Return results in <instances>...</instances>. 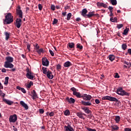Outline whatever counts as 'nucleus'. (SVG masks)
Returning <instances> with one entry per match:
<instances>
[{
	"label": "nucleus",
	"mask_w": 131,
	"mask_h": 131,
	"mask_svg": "<svg viewBox=\"0 0 131 131\" xmlns=\"http://www.w3.org/2000/svg\"><path fill=\"white\" fill-rule=\"evenodd\" d=\"M71 90L73 92V96H75L77 98H82V99L85 100V101H90L92 99V96L86 94L81 95L80 94V93L78 92V90L76 89L74 87L71 88Z\"/></svg>",
	"instance_id": "f257e3e1"
},
{
	"label": "nucleus",
	"mask_w": 131,
	"mask_h": 131,
	"mask_svg": "<svg viewBox=\"0 0 131 131\" xmlns=\"http://www.w3.org/2000/svg\"><path fill=\"white\" fill-rule=\"evenodd\" d=\"M14 16L12 15L11 13H7L5 16V19L4 20V24H11L14 21Z\"/></svg>",
	"instance_id": "f03ea898"
},
{
	"label": "nucleus",
	"mask_w": 131,
	"mask_h": 131,
	"mask_svg": "<svg viewBox=\"0 0 131 131\" xmlns=\"http://www.w3.org/2000/svg\"><path fill=\"white\" fill-rule=\"evenodd\" d=\"M116 93L118 95H120V96H129L130 93L128 92H126L125 91L122 89L121 87H119L116 91Z\"/></svg>",
	"instance_id": "7ed1b4c3"
},
{
	"label": "nucleus",
	"mask_w": 131,
	"mask_h": 131,
	"mask_svg": "<svg viewBox=\"0 0 131 131\" xmlns=\"http://www.w3.org/2000/svg\"><path fill=\"white\" fill-rule=\"evenodd\" d=\"M26 72L27 74L26 75V76L28 78V79L32 80L33 79V78H34V74L29 70V68H27L26 69Z\"/></svg>",
	"instance_id": "20e7f679"
},
{
	"label": "nucleus",
	"mask_w": 131,
	"mask_h": 131,
	"mask_svg": "<svg viewBox=\"0 0 131 131\" xmlns=\"http://www.w3.org/2000/svg\"><path fill=\"white\" fill-rule=\"evenodd\" d=\"M102 100H108L111 102H118V99H117V98L109 96L103 97Z\"/></svg>",
	"instance_id": "39448f33"
},
{
	"label": "nucleus",
	"mask_w": 131,
	"mask_h": 131,
	"mask_svg": "<svg viewBox=\"0 0 131 131\" xmlns=\"http://www.w3.org/2000/svg\"><path fill=\"white\" fill-rule=\"evenodd\" d=\"M17 115L14 114L13 115H11L9 117V122H12L13 123L16 122L17 121Z\"/></svg>",
	"instance_id": "423d86ee"
},
{
	"label": "nucleus",
	"mask_w": 131,
	"mask_h": 131,
	"mask_svg": "<svg viewBox=\"0 0 131 131\" xmlns=\"http://www.w3.org/2000/svg\"><path fill=\"white\" fill-rule=\"evenodd\" d=\"M42 64L43 66H46V67H48L50 64V61H49L47 57H43L42 58Z\"/></svg>",
	"instance_id": "0eeeda50"
},
{
	"label": "nucleus",
	"mask_w": 131,
	"mask_h": 131,
	"mask_svg": "<svg viewBox=\"0 0 131 131\" xmlns=\"http://www.w3.org/2000/svg\"><path fill=\"white\" fill-rule=\"evenodd\" d=\"M15 25L17 28H20L22 25V19H21V18H16Z\"/></svg>",
	"instance_id": "6e6552de"
},
{
	"label": "nucleus",
	"mask_w": 131,
	"mask_h": 131,
	"mask_svg": "<svg viewBox=\"0 0 131 131\" xmlns=\"http://www.w3.org/2000/svg\"><path fill=\"white\" fill-rule=\"evenodd\" d=\"M67 126H64V128L66 129V131H73V128L71 126V123H69L67 124Z\"/></svg>",
	"instance_id": "1a4fd4ad"
},
{
	"label": "nucleus",
	"mask_w": 131,
	"mask_h": 131,
	"mask_svg": "<svg viewBox=\"0 0 131 131\" xmlns=\"http://www.w3.org/2000/svg\"><path fill=\"white\" fill-rule=\"evenodd\" d=\"M81 109L82 110H83V111H84V112L85 113H86L87 114H89L90 115H92V111H91V110H90V109H89V107H82Z\"/></svg>",
	"instance_id": "9d476101"
},
{
	"label": "nucleus",
	"mask_w": 131,
	"mask_h": 131,
	"mask_svg": "<svg viewBox=\"0 0 131 131\" xmlns=\"http://www.w3.org/2000/svg\"><path fill=\"white\" fill-rule=\"evenodd\" d=\"M4 67L5 68H13L14 64L11 62H5Z\"/></svg>",
	"instance_id": "9b49d317"
},
{
	"label": "nucleus",
	"mask_w": 131,
	"mask_h": 131,
	"mask_svg": "<svg viewBox=\"0 0 131 131\" xmlns=\"http://www.w3.org/2000/svg\"><path fill=\"white\" fill-rule=\"evenodd\" d=\"M88 9L86 8H84L82 10L81 12V15L84 17V18H86V16L88 15Z\"/></svg>",
	"instance_id": "f8f14e48"
},
{
	"label": "nucleus",
	"mask_w": 131,
	"mask_h": 131,
	"mask_svg": "<svg viewBox=\"0 0 131 131\" xmlns=\"http://www.w3.org/2000/svg\"><path fill=\"white\" fill-rule=\"evenodd\" d=\"M95 11H92V12H90L89 13L87 14L86 18H92V17H94L95 16H97L98 14H94Z\"/></svg>",
	"instance_id": "ddd939ff"
},
{
	"label": "nucleus",
	"mask_w": 131,
	"mask_h": 131,
	"mask_svg": "<svg viewBox=\"0 0 131 131\" xmlns=\"http://www.w3.org/2000/svg\"><path fill=\"white\" fill-rule=\"evenodd\" d=\"M5 60H6L5 62L12 63L14 61V58L11 56H7L6 57Z\"/></svg>",
	"instance_id": "4468645a"
},
{
	"label": "nucleus",
	"mask_w": 131,
	"mask_h": 131,
	"mask_svg": "<svg viewBox=\"0 0 131 131\" xmlns=\"http://www.w3.org/2000/svg\"><path fill=\"white\" fill-rule=\"evenodd\" d=\"M66 101L70 103V104H74L75 103V99L72 98L67 97Z\"/></svg>",
	"instance_id": "2eb2a0df"
},
{
	"label": "nucleus",
	"mask_w": 131,
	"mask_h": 131,
	"mask_svg": "<svg viewBox=\"0 0 131 131\" xmlns=\"http://www.w3.org/2000/svg\"><path fill=\"white\" fill-rule=\"evenodd\" d=\"M47 76L49 79H53L54 78V75L52 74V72L50 70H48Z\"/></svg>",
	"instance_id": "dca6fc26"
},
{
	"label": "nucleus",
	"mask_w": 131,
	"mask_h": 131,
	"mask_svg": "<svg viewBox=\"0 0 131 131\" xmlns=\"http://www.w3.org/2000/svg\"><path fill=\"white\" fill-rule=\"evenodd\" d=\"M97 6L98 8H101V7H103V8H107V5L103 3H100L97 2Z\"/></svg>",
	"instance_id": "f3484780"
},
{
	"label": "nucleus",
	"mask_w": 131,
	"mask_h": 131,
	"mask_svg": "<svg viewBox=\"0 0 131 131\" xmlns=\"http://www.w3.org/2000/svg\"><path fill=\"white\" fill-rule=\"evenodd\" d=\"M32 99L33 100H35V99L38 98V97H37V93H36L35 90H33V91L32 92Z\"/></svg>",
	"instance_id": "a211bd4d"
},
{
	"label": "nucleus",
	"mask_w": 131,
	"mask_h": 131,
	"mask_svg": "<svg viewBox=\"0 0 131 131\" xmlns=\"http://www.w3.org/2000/svg\"><path fill=\"white\" fill-rule=\"evenodd\" d=\"M3 101L5 102L6 104H7V105H12L13 103H14V102L11 100H9L5 98H3Z\"/></svg>",
	"instance_id": "6ab92c4d"
},
{
	"label": "nucleus",
	"mask_w": 131,
	"mask_h": 131,
	"mask_svg": "<svg viewBox=\"0 0 131 131\" xmlns=\"http://www.w3.org/2000/svg\"><path fill=\"white\" fill-rule=\"evenodd\" d=\"M75 47V44H74L73 42H69L68 43V48L69 50H70V49H74Z\"/></svg>",
	"instance_id": "aec40b11"
},
{
	"label": "nucleus",
	"mask_w": 131,
	"mask_h": 131,
	"mask_svg": "<svg viewBox=\"0 0 131 131\" xmlns=\"http://www.w3.org/2000/svg\"><path fill=\"white\" fill-rule=\"evenodd\" d=\"M16 12L17 15L19 16V18H21V19H22L23 18V12H22V10L16 9Z\"/></svg>",
	"instance_id": "412c9836"
},
{
	"label": "nucleus",
	"mask_w": 131,
	"mask_h": 131,
	"mask_svg": "<svg viewBox=\"0 0 131 131\" xmlns=\"http://www.w3.org/2000/svg\"><path fill=\"white\" fill-rule=\"evenodd\" d=\"M82 105H84V106H91L92 102L90 101L85 102L84 101H81Z\"/></svg>",
	"instance_id": "4be33fe9"
},
{
	"label": "nucleus",
	"mask_w": 131,
	"mask_h": 131,
	"mask_svg": "<svg viewBox=\"0 0 131 131\" xmlns=\"http://www.w3.org/2000/svg\"><path fill=\"white\" fill-rule=\"evenodd\" d=\"M20 105H21V106L23 107H24V108H25V109H26V110H28V105H27V104L26 103H25V102H24V101H21L20 102Z\"/></svg>",
	"instance_id": "5701e85b"
},
{
	"label": "nucleus",
	"mask_w": 131,
	"mask_h": 131,
	"mask_svg": "<svg viewBox=\"0 0 131 131\" xmlns=\"http://www.w3.org/2000/svg\"><path fill=\"white\" fill-rule=\"evenodd\" d=\"M77 116H78L79 118H81V119H84L83 118V115H86L85 114H82L81 112H78L76 113Z\"/></svg>",
	"instance_id": "b1692460"
},
{
	"label": "nucleus",
	"mask_w": 131,
	"mask_h": 131,
	"mask_svg": "<svg viewBox=\"0 0 131 131\" xmlns=\"http://www.w3.org/2000/svg\"><path fill=\"white\" fill-rule=\"evenodd\" d=\"M63 66L64 67H66V68L70 67V66H72V63H71L70 61H68L64 63Z\"/></svg>",
	"instance_id": "393cba45"
},
{
	"label": "nucleus",
	"mask_w": 131,
	"mask_h": 131,
	"mask_svg": "<svg viewBox=\"0 0 131 131\" xmlns=\"http://www.w3.org/2000/svg\"><path fill=\"white\" fill-rule=\"evenodd\" d=\"M107 59L112 62L115 60V56H114V55H110L108 56Z\"/></svg>",
	"instance_id": "a878e982"
},
{
	"label": "nucleus",
	"mask_w": 131,
	"mask_h": 131,
	"mask_svg": "<svg viewBox=\"0 0 131 131\" xmlns=\"http://www.w3.org/2000/svg\"><path fill=\"white\" fill-rule=\"evenodd\" d=\"M16 89L19 91H21V92H22V93H23L24 94H26V90H25L24 88H21L19 86H17L16 87Z\"/></svg>",
	"instance_id": "bb28decb"
},
{
	"label": "nucleus",
	"mask_w": 131,
	"mask_h": 131,
	"mask_svg": "<svg viewBox=\"0 0 131 131\" xmlns=\"http://www.w3.org/2000/svg\"><path fill=\"white\" fill-rule=\"evenodd\" d=\"M112 131L118 130L119 127L117 125H112L111 126Z\"/></svg>",
	"instance_id": "cd10ccee"
},
{
	"label": "nucleus",
	"mask_w": 131,
	"mask_h": 131,
	"mask_svg": "<svg viewBox=\"0 0 131 131\" xmlns=\"http://www.w3.org/2000/svg\"><path fill=\"white\" fill-rule=\"evenodd\" d=\"M4 34L6 36L5 37L6 40H9V38H10V33L8 32H5Z\"/></svg>",
	"instance_id": "c85d7f7f"
},
{
	"label": "nucleus",
	"mask_w": 131,
	"mask_h": 131,
	"mask_svg": "<svg viewBox=\"0 0 131 131\" xmlns=\"http://www.w3.org/2000/svg\"><path fill=\"white\" fill-rule=\"evenodd\" d=\"M115 120L117 123H118L120 121V116H116L115 117Z\"/></svg>",
	"instance_id": "c756f323"
},
{
	"label": "nucleus",
	"mask_w": 131,
	"mask_h": 131,
	"mask_svg": "<svg viewBox=\"0 0 131 131\" xmlns=\"http://www.w3.org/2000/svg\"><path fill=\"white\" fill-rule=\"evenodd\" d=\"M128 31H129V28H126L123 32L122 34L124 35H127V33H128Z\"/></svg>",
	"instance_id": "7c9ffc66"
},
{
	"label": "nucleus",
	"mask_w": 131,
	"mask_h": 131,
	"mask_svg": "<svg viewBox=\"0 0 131 131\" xmlns=\"http://www.w3.org/2000/svg\"><path fill=\"white\" fill-rule=\"evenodd\" d=\"M42 70L43 71V74H47L48 73V72L49 71V70H48V68L45 67L42 68Z\"/></svg>",
	"instance_id": "2f4dec72"
},
{
	"label": "nucleus",
	"mask_w": 131,
	"mask_h": 131,
	"mask_svg": "<svg viewBox=\"0 0 131 131\" xmlns=\"http://www.w3.org/2000/svg\"><path fill=\"white\" fill-rule=\"evenodd\" d=\"M64 114L66 116H69L70 115V111L69 110H66L64 112Z\"/></svg>",
	"instance_id": "473e14b6"
},
{
	"label": "nucleus",
	"mask_w": 131,
	"mask_h": 131,
	"mask_svg": "<svg viewBox=\"0 0 131 131\" xmlns=\"http://www.w3.org/2000/svg\"><path fill=\"white\" fill-rule=\"evenodd\" d=\"M110 2L113 6H116L117 5V1L116 0H110Z\"/></svg>",
	"instance_id": "72a5a7b5"
},
{
	"label": "nucleus",
	"mask_w": 131,
	"mask_h": 131,
	"mask_svg": "<svg viewBox=\"0 0 131 131\" xmlns=\"http://www.w3.org/2000/svg\"><path fill=\"white\" fill-rule=\"evenodd\" d=\"M110 20L111 22H113V23H115L117 22V17H114V18L113 17H112L110 18Z\"/></svg>",
	"instance_id": "f704fd0d"
},
{
	"label": "nucleus",
	"mask_w": 131,
	"mask_h": 131,
	"mask_svg": "<svg viewBox=\"0 0 131 131\" xmlns=\"http://www.w3.org/2000/svg\"><path fill=\"white\" fill-rule=\"evenodd\" d=\"M31 85H33V82L32 81H31L29 83H28L27 85V89H30L31 88Z\"/></svg>",
	"instance_id": "c9c22d12"
},
{
	"label": "nucleus",
	"mask_w": 131,
	"mask_h": 131,
	"mask_svg": "<svg viewBox=\"0 0 131 131\" xmlns=\"http://www.w3.org/2000/svg\"><path fill=\"white\" fill-rule=\"evenodd\" d=\"M9 83V77H5V81L4 82V84L7 85Z\"/></svg>",
	"instance_id": "e433bc0d"
},
{
	"label": "nucleus",
	"mask_w": 131,
	"mask_h": 131,
	"mask_svg": "<svg viewBox=\"0 0 131 131\" xmlns=\"http://www.w3.org/2000/svg\"><path fill=\"white\" fill-rule=\"evenodd\" d=\"M37 53L40 55L41 53H43V49L42 48H41L40 49H38V50H36Z\"/></svg>",
	"instance_id": "4c0bfd02"
},
{
	"label": "nucleus",
	"mask_w": 131,
	"mask_h": 131,
	"mask_svg": "<svg viewBox=\"0 0 131 131\" xmlns=\"http://www.w3.org/2000/svg\"><path fill=\"white\" fill-rule=\"evenodd\" d=\"M127 48V45H126L125 43H123L122 45V50H124V51H125Z\"/></svg>",
	"instance_id": "58836bf2"
},
{
	"label": "nucleus",
	"mask_w": 131,
	"mask_h": 131,
	"mask_svg": "<svg viewBox=\"0 0 131 131\" xmlns=\"http://www.w3.org/2000/svg\"><path fill=\"white\" fill-rule=\"evenodd\" d=\"M72 16V14H71V13H68L67 15V20H68V21H69V20H70V18H71Z\"/></svg>",
	"instance_id": "ea45409f"
},
{
	"label": "nucleus",
	"mask_w": 131,
	"mask_h": 131,
	"mask_svg": "<svg viewBox=\"0 0 131 131\" xmlns=\"http://www.w3.org/2000/svg\"><path fill=\"white\" fill-rule=\"evenodd\" d=\"M83 47L81 45H80V43H77V49H79V50H82L83 49Z\"/></svg>",
	"instance_id": "a19ab883"
},
{
	"label": "nucleus",
	"mask_w": 131,
	"mask_h": 131,
	"mask_svg": "<svg viewBox=\"0 0 131 131\" xmlns=\"http://www.w3.org/2000/svg\"><path fill=\"white\" fill-rule=\"evenodd\" d=\"M123 63H124V64H126V65H127L128 66V68H130V67H131V63L130 62L128 63L126 61H124L123 62Z\"/></svg>",
	"instance_id": "79ce46f5"
},
{
	"label": "nucleus",
	"mask_w": 131,
	"mask_h": 131,
	"mask_svg": "<svg viewBox=\"0 0 131 131\" xmlns=\"http://www.w3.org/2000/svg\"><path fill=\"white\" fill-rule=\"evenodd\" d=\"M56 69L57 70H58V71H60V70H61V65L60 64H57L56 66Z\"/></svg>",
	"instance_id": "37998d69"
},
{
	"label": "nucleus",
	"mask_w": 131,
	"mask_h": 131,
	"mask_svg": "<svg viewBox=\"0 0 131 131\" xmlns=\"http://www.w3.org/2000/svg\"><path fill=\"white\" fill-rule=\"evenodd\" d=\"M39 112L40 114H43V113H45V110L42 108H40L39 110Z\"/></svg>",
	"instance_id": "c03bdc74"
},
{
	"label": "nucleus",
	"mask_w": 131,
	"mask_h": 131,
	"mask_svg": "<svg viewBox=\"0 0 131 131\" xmlns=\"http://www.w3.org/2000/svg\"><path fill=\"white\" fill-rule=\"evenodd\" d=\"M123 26V24H118L117 25V28H118V29H120V28H122Z\"/></svg>",
	"instance_id": "a18cd8bd"
},
{
	"label": "nucleus",
	"mask_w": 131,
	"mask_h": 131,
	"mask_svg": "<svg viewBox=\"0 0 131 131\" xmlns=\"http://www.w3.org/2000/svg\"><path fill=\"white\" fill-rule=\"evenodd\" d=\"M57 23H58V19H57V18H54L52 24L54 25L55 24H57Z\"/></svg>",
	"instance_id": "49530a36"
},
{
	"label": "nucleus",
	"mask_w": 131,
	"mask_h": 131,
	"mask_svg": "<svg viewBox=\"0 0 131 131\" xmlns=\"http://www.w3.org/2000/svg\"><path fill=\"white\" fill-rule=\"evenodd\" d=\"M38 8L39 11H41V10H42V5H41V4H38Z\"/></svg>",
	"instance_id": "de8ad7c7"
},
{
	"label": "nucleus",
	"mask_w": 131,
	"mask_h": 131,
	"mask_svg": "<svg viewBox=\"0 0 131 131\" xmlns=\"http://www.w3.org/2000/svg\"><path fill=\"white\" fill-rule=\"evenodd\" d=\"M108 9L110 10V13H112V12H113V8L112 7V6H109Z\"/></svg>",
	"instance_id": "09e8293b"
},
{
	"label": "nucleus",
	"mask_w": 131,
	"mask_h": 131,
	"mask_svg": "<svg viewBox=\"0 0 131 131\" xmlns=\"http://www.w3.org/2000/svg\"><path fill=\"white\" fill-rule=\"evenodd\" d=\"M49 52L51 56H52V57H54V56H55V53H54V52H53V51L50 50Z\"/></svg>",
	"instance_id": "8fccbe9b"
},
{
	"label": "nucleus",
	"mask_w": 131,
	"mask_h": 131,
	"mask_svg": "<svg viewBox=\"0 0 131 131\" xmlns=\"http://www.w3.org/2000/svg\"><path fill=\"white\" fill-rule=\"evenodd\" d=\"M51 10H52V11H55V10L56 9V7L55 6V5H52L51 7Z\"/></svg>",
	"instance_id": "3c124183"
},
{
	"label": "nucleus",
	"mask_w": 131,
	"mask_h": 131,
	"mask_svg": "<svg viewBox=\"0 0 131 131\" xmlns=\"http://www.w3.org/2000/svg\"><path fill=\"white\" fill-rule=\"evenodd\" d=\"M55 115V114L54 113V112H52L49 114V116L50 117H52V116H54Z\"/></svg>",
	"instance_id": "603ef678"
},
{
	"label": "nucleus",
	"mask_w": 131,
	"mask_h": 131,
	"mask_svg": "<svg viewBox=\"0 0 131 131\" xmlns=\"http://www.w3.org/2000/svg\"><path fill=\"white\" fill-rule=\"evenodd\" d=\"M124 131H131V128L127 127L124 128Z\"/></svg>",
	"instance_id": "864d4df0"
},
{
	"label": "nucleus",
	"mask_w": 131,
	"mask_h": 131,
	"mask_svg": "<svg viewBox=\"0 0 131 131\" xmlns=\"http://www.w3.org/2000/svg\"><path fill=\"white\" fill-rule=\"evenodd\" d=\"M27 50H28V51H30V44H27Z\"/></svg>",
	"instance_id": "5fc2aeb1"
},
{
	"label": "nucleus",
	"mask_w": 131,
	"mask_h": 131,
	"mask_svg": "<svg viewBox=\"0 0 131 131\" xmlns=\"http://www.w3.org/2000/svg\"><path fill=\"white\" fill-rule=\"evenodd\" d=\"M35 50H36V51L39 50V46L38 44H36L35 46Z\"/></svg>",
	"instance_id": "6e6d98bb"
},
{
	"label": "nucleus",
	"mask_w": 131,
	"mask_h": 131,
	"mask_svg": "<svg viewBox=\"0 0 131 131\" xmlns=\"http://www.w3.org/2000/svg\"><path fill=\"white\" fill-rule=\"evenodd\" d=\"M2 72H3L4 73H6V72H7V70L5 68H3L2 69Z\"/></svg>",
	"instance_id": "4d7b16f0"
},
{
	"label": "nucleus",
	"mask_w": 131,
	"mask_h": 131,
	"mask_svg": "<svg viewBox=\"0 0 131 131\" xmlns=\"http://www.w3.org/2000/svg\"><path fill=\"white\" fill-rule=\"evenodd\" d=\"M115 78H119V75H118V73H116V75H115Z\"/></svg>",
	"instance_id": "13d9d810"
},
{
	"label": "nucleus",
	"mask_w": 131,
	"mask_h": 131,
	"mask_svg": "<svg viewBox=\"0 0 131 131\" xmlns=\"http://www.w3.org/2000/svg\"><path fill=\"white\" fill-rule=\"evenodd\" d=\"M76 21H77V22H79V21H81V18L80 17H77L76 19Z\"/></svg>",
	"instance_id": "bf43d9fd"
},
{
	"label": "nucleus",
	"mask_w": 131,
	"mask_h": 131,
	"mask_svg": "<svg viewBox=\"0 0 131 131\" xmlns=\"http://www.w3.org/2000/svg\"><path fill=\"white\" fill-rule=\"evenodd\" d=\"M95 103L96 104H100V100L99 99H96L95 100Z\"/></svg>",
	"instance_id": "052dcab7"
},
{
	"label": "nucleus",
	"mask_w": 131,
	"mask_h": 131,
	"mask_svg": "<svg viewBox=\"0 0 131 131\" xmlns=\"http://www.w3.org/2000/svg\"><path fill=\"white\" fill-rule=\"evenodd\" d=\"M7 71H13L14 72L16 71V69L15 68H13V69H12L10 70H7Z\"/></svg>",
	"instance_id": "680f3d73"
},
{
	"label": "nucleus",
	"mask_w": 131,
	"mask_h": 131,
	"mask_svg": "<svg viewBox=\"0 0 131 131\" xmlns=\"http://www.w3.org/2000/svg\"><path fill=\"white\" fill-rule=\"evenodd\" d=\"M127 52L129 55H131V49H128Z\"/></svg>",
	"instance_id": "e2e57ef3"
},
{
	"label": "nucleus",
	"mask_w": 131,
	"mask_h": 131,
	"mask_svg": "<svg viewBox=\"0 0 131 131\" xmlns=\"http://www.w3.org/2000/svg\"><path fill=\"white\" fill-rule=\"evenodd\" d=\"M1 96L3 98H5V96H6V94L3 93V94H2Z\"/></svg>",
	"instance_id": "0e129e2a"
},
{
	"label": "nucleus",
	"mask_w": 131,
	"mask_h": 131,
	"mask_svg": "<svg viewBox=\"0 0 131 131\" xmlns=\"http://www.w3.org/2000/svg\"><path fill=\"white\" fill-rule=\"evenodd\" d=\"M21 57L22 58H23L24 59H25V55L24 54H21Z\"/></svg>",
	"instance_id": "69168bd1"
},
{
	"label": "nucleus",
	"mask_w": 131,
	"mask_h": 131,
	"mask_svg": "<svg viewBox=\"0 0 131 131\" xmlns=\"http://www.w3.org/2000/svg\"><path fill=\"white\" fill-rule=\"evenodd\" d=\"M117 35L118 36H119V37H120V33H119V32L117 33Z\"/></svg>",
	"instance_id": "338daca9"
},
{
	"label": "nucleus",
	"mask_w": 131,
	"mask_h": 131,
	"mask_svg": "<svg viewBox=\"0 0 131 131\" xmlns=\"http://www.w3.org/2000/svg\"><path fill=\"white\" fill-rule=\"evenodd\" d=\"M66 14H67L66 12H63V13H62L63 16H66Z\"/></svg>",
	"instance_id": "774afa93"
}]
</instances>
